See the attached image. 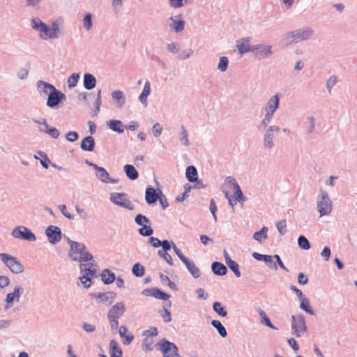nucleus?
<instances>
[{"instance_id":"1","label":"nucleus","mask_w":357,"mask_h":357,"mask_svg":"<svg viewBox=\"0 0 357 357\" xmlns=\"http://www.w3.org/2000/svg\"><path fill=\"white\" fill-rule=\"evenodd\" d=\"M33 29L40 33L43 39L56 38L59 36V26L57 22H53L51 27L43 23L39 18H33L31 21Z\"/></svg>"},{"instance_id":"2","label":"nucleus","mask_w":357,"mask_h":357,"mask_svg":"<svg viewBox=\"0 0 357 357\" xmlns=\"http://www.w3.org/2000/svg\"><path fill=\"white\" fill-rule=\"evenodd\" d=\"M69 242L70 244L69 255L73 261L84 263L93 260V256L86 251V248L84 244L72 241H69Z\"/></svg>"},{"instance_id":"3","label":"nucleus","mask_w":357,"mask_h":357,"mask_svg":"<svg viewBox=\"0 0 357 357\" xmlns=\"http://www.w3.org/2000/svg\"><path fill=\"white\" fill-rule=\"evenodd\" d=\"M226 185L234 193L233 196L229 195L228 191H225L226 198L228 199L229 204L231 206H235L238 201L243 199V192L241 190L240 186L236 183V180L232 177H227L226 179Z\"/></svg>"},{"instance_id":"4","label":"nucleus","mask_w":357,"mask_h":357,"mask_svg":"<svg viewBox=\"0 0 357 357\" xmlns=\"http://www.w3.org/2000/svg\"><path fill=\"white\" fill-rule=\"evenodd\" d=\"M126 307L123 302H118L109 310L107 317L112 328H117L119 326V319L123 316Z\"/></svg>"},{"instance_id":"5","label":"nucleus","mask_w":357,"mask_h":357,"mask_svg":"<svg viewBox=\"0 0 357 357\" xmlns=\"http://www.w3.org/2000/svg\"><path fill=\"white\" fill-rule=\"evenodd\" d=\"M317 208L320 216L328 215L332 210V202L326 192L321 191L320 197L317 199Z\"/></svg>"},{"instance_id":"6","label":"nucleus","mask_w":357,"mask_h":357,"mask_svg":"<svg viewBox=\"0 0 357 357\" xmlns=\"http://www.w3.org/2000/svg\"><path fill=\"white\" fill-rule=\"evenodd\" d=\"M0 259L15 273H20L23 271V266L17 260L16 258L6 254L1 253Z\"/></svg>"},{"instance_id":"7","label":"nucleus","mask_w":357,"mask_h":357,"mask_svg":"<svg viewBox=\"0 0 357 357\" xmlns=\"http://www.w3.org/2000/svg\"><path fill=\"white\" fill-rule=\"evenodd\" d=\"M292 319V331L293 334L296 337L301 336L306 331L305 321L303 315H293Z\"/></svg>"},{"instance_id":"8","label":"nucleus","mask_w":357,"mask_h":357,"mask_svg":"<svg viewBox=\"0 0 357 357\" xmlns=\"http://www.w3.org/2000/svg\"><path fill=\"white\" fill-rule=\"evenodd\" d=\"M111 201L123 208L128 210H134L135 206L128 199L127 195L125 193H113L111 195Z\"/></svg>"},{"instance_id":"9","label":"nucleus","mask_w":357,"mask_h":357,"mask_svg":"<svg viewBox=\"0 0 357 357\" xmlns=\"http://www.w3.org/2000/svg\"><path fill=\"white\" fill-rule=\"evenodd\" d=\"M312 34V31L310 29L291 32L286 38L287 43H298L306 40L309 38Z\"/></svg>"},{"instance_id":"10","label":"nucleus","mask_w":357,"mask_h":357,"mask_svg":"<svg viewBox=\"0 0 357 357\" xmlns=\"http://www.w3.org/2000/svg\"><path fill=\"white\" fill-rule=\"evenodd\" d=\"M83 266V264L80 265V269L83 274L80 277V280L84 287L88 288L91 286V278L96 276V270L93 265L89 268H84Z\"/></svg>"},{"instance_id":"11","label":"nucleus","mask_w":357,"mask_h":357,"mask_svg":"<svg viewBox=\"0 0 357 357\" xmlns=\"http://www.w3.org/2000/svg\"><path fill=\"white\" fill-rule=\"evenodd\" d=\"M13 237L16 238L25 239L29 241H36V236L26 227L20 226L16 227L12 232Z\"/></svg>"},{"instance_id":"12","label":"nucleus","mask_w":357,"mask_h":357,"mask_svg":"<svg viewBox=\"0 0 357 357\" xmlns=\"http://www.w3.org/2000/svg\"><path fill=\"white\" fill-rule=\"evenodd\" d=\"M116 294L114 291L94 293L92 294L93 298H94L98 303H103L106 305H111L116 298Z\"/></svg>"},{"instance_id":"13","label":"nucleus","mask_w":357,"mask_h":357,"mask_svg":"<svg viewBox=\"0 0 357 357\" xmlns=\"http://www.w3.org/2000/svg\"><path fill=\"white\" fill-rule=\"evenodd\" d=\"M47 96V105L50 107H54L58 105L60 101L65 98V95L56 89L53 90Z\"/></svg>"},{"instance_id":"14","label":"nucleus","mask_w":357,"mask_h":357,"mask_svg":"<svg viewBox=\"0 0 357 357\" xmlns=\"http://www.w3.org/2000/svg\"><path fill=\"white\" fill-rule=\"evenodd\" d=\"M46 234L51 243H56L61 241V230L58 227L52 225L49 226L46 229Z\"/></svg>"},{"instance_id":"15","label":"nucleus","mask_w":357,"mask_h":357,"mask_svg":"<svg viewBox=\"0 0 357 357\" xmlns=\"http://www.w3.org/2000/svg\"><path fill=\"white\" fill-rule=\"evenodd\" d=\"M37 89L41 96H48L56 88L44 81L40 80L37 82Z\"/></svg>"},{"instance_id":"16","label":"nucleus","mask_w":357,"mask_h":357,"mask_svg":"<svg viewBox=\"0 0 357 357\" xmlns=\"http://www.w3.org/2000/svg\"><path fill=\"white\" fill-rule=\"evenodd\" d=\"M89 165L93 167L96 171V176L104 183L113 182L109 178V173L103 168L98 167L97 165L93 163H89Z\"/></svg>"},{"instance_id":"17","label":"nucleus","mask_w":357,"mask_h":357,"mask_svg":"<svg viewBox=\"0 0 357 357\" xmlns=\"http://www.w3.org/2000/svg\"><path fill=\"white\" fill-rule=\"evenodd\" d=\"M22 292V289L20 287H15V290L12 293H9L7 294L6 301V307L10 308L13 305V301L16 298L17 301H18L21 294Z\"/></svg>"},{"instance_id":"18","label":"nucleus","mask_w":357,"mask_h":357,"mask_svg":"<svg viewBox=\"0 0 357 357\" xmlns=\"http://www.w3.org/2000/svg\"><path fill=\"white\" fill-rule=\"evenodd\" d=\"M170 20L172 22L170 23L169 26L176 32L181 31L184 29L185 22L182 20L181 15L176 16V19L171 17Z\"/></svg>"},{"instance_id":"19","label":"nucleus","mask_w":357,"mask_h":357,"mask_svg":"<svg viewBox=\"0 0 357 357\" xmlns=\"http://www.w3.org/2000/svg\"><path fill=\"white\" fill-rule=\"evenodd\" d=\"M252 52H256V54L264 57L271 53V47L259 45L252 48Z\"/></svg>"},{"instance_id":"20","label":"nucleus","mask_w":357,"mask_h":357,"mask_svg":"<svg viewBox=\"0 0 357 357\" xmlns=\"http://www.w3.org/2000/svg\"><path fill=\"white\" fill-rule=\"evenodd\" d=\"M237 48L239 51V52L243 54L245 52H252V48L250 46V40L249 38H243L240 40L237 41L236 44Z\"/></svg>"},{"instance_id":"21","label":"nucleus","mask_w":357,"mask_h":357,"mask_svg":"<svg viewBox=\"0 0 357 357\" xmlns=\"http://www.w3.org/2000/svg\"><path fill=\"white\" fill-rule=\"evenodd\" d=\"M158 197L156 193L155 189L153 188H148L146 190V195H145V199L146 202L149 204H152L156 202Z\"/></svg>"},{"instance_id":"22","label":"nucleus","mask_w":357,"mask_h":357,"mask_svg":"<svg viewBox=\"0 0 357 357\" xmlns=\"http://www.w3.org/2000/svg\"><path fill=\"white\" fill-rule=\"evenodd\" d=\"M96 79L93 75L89 74V73L84 75V85L86 89L91 90V89H93L96 86Z\"/></svg>"},{"instance_id":"23","label":"nucleus","mask_w":357,"mask_h":357,"mask_svg":"<svg viewBox=\"0 0 357 357\" xmlns=\"http://www.w3.org/2000/svg\"><path fill=\"white\" fill-rule=\"evenodd\" d=\"M95 142L91 136L85 137L81 144L82 149L87 151H92L94 149Z\"/></svg>"},{"instance_id":"24","label":"nucleus","mask_w":357,"mask_h":357,"mask_svg":"<svg viewBox=\"0 0 357 357\" xmlns=\"http://www.w3.org/2000/svg\"><path fill=\"white\" fill-rule=\"evenodd\" d=\"M110 357H122L121 349L116 340H111L109 343Z\"/></svg>"},{"instance_id":"25","label":"nucleus","mask_w":357,"mask_h":357,"mask_svg":"<svg viewBox=\"0 0 357 357\" xmlns=\"http://www.w3.org/2000/svg\"><path fill=\"white\" fill-rule=\"evenodd\" d=\"M150 93H151L150 83H149V82H146L144 84V89L139 97L140 102L145 106H146V105H147V97L149 96Z\"/></svg>"},{"instance_id":"26","label":"nucleus","mask_w":357,"mask_h":357,"mask_svg":"<svg viewBox=\"0 0 357 357\" xmlns=\"http://www.w3.org/2000/svg\"><path fill=\"white\" fill-rule=\"evenodd\" d=\"M119 335L121 337H124L123 343L125 344H129L133 340V335L128 333V330L126 326H121L119 328Z\"/></svg>"},{"instance_id":"27","label":"nucleus","mask_w":357,"mask_h":357,"mask_svg":"<svg viewBox=\"0 0 357 357\" xmlns=\"http://www.w3.org/2000/svg\"><path fill=\"white\" fill-rule=\"evenodd\" d=\"M124 171L126 172V176L130 180H135L138 178L139 174L136 169L132 165H126L124 166Z\"/></svg>"},{"instance_id":"28","label":"nucleus","mask_w":357,"mask_h":357,"mask_svg":"<svg viewBox=\"0 0 357 357\" xmlns=\"http://www.w3.org/2000/svg\"><path fill=\"white\" fill-rule=\"evenodd\" d=\"M102 280L105 284H111L115 280V275L108 269H105L101 274Z\"/></svg>"},{"instance_id":"29","label":"nucleus","mask_w":357,"mask_h":357,"mask_svg":"<svg viewBox=\"0 0 357 357\" xmlns=\"http://www.w3.org/2000/svg\"><path fill=\"white\" fill-rule=\"evenodd\" d=\"M212 270L215 275H225L227 273L226 266L219 262H213L212 264Z\"/></svg>"},{"instance_id":"30","label":"nucleus","mask_w":357,"mask_h":357,"mask_svg":"<svg viewBox=\"0 0 357 357\" xmlns=\"http://www.w3.org/2000/svg\"><path fill=\"white\" fill-rule=\"evenodd\" d=\"M109 128L113 131L117 132L119 133L123 132V125L121 121L119 120H112L108 123Z\"/></svg>"},{"instance_id":"31","label":"nucleus","mask_w":357,"mask_h":357,"mask_svg":"<svg viewBox=\"0 0 357 357\" xmlns=\"http://www.w3.org/2000/svg\"><path fill=\"white\" fill-rule=\"evenodd\" d=\"M186 177L190 182H194L197 180V172L194 166H189L186 169Z\"/></svg>"},{"instance_id":"32","label":"nucleus","mask_w":357,"mask_h":357,"mask_svg":"<svg viewBox=\"0 0 357 357\" xmlns=\"http://www.w3.org/2000/svg\"><path fill=\"white\" fill-rule=\"evenodd\" d=\"M183 264L186 266V267L188 269V271L191 273V274L195 278L199 277V275H200L199 269L195 266V264L192 261H190L188 259L187 261L184 262Z\"/></svg>"},{"instance_id":"33","label":"nucleus","mask_w":357,"mask_h":357,"mask_svg":"<svg viewBox=\"0 0 357 357\" xmlns=\"http://www.w3.org/2000/svg\"><path fill=\"white\" fill-rule=\"evenodd\" d=\"M112 96L119 107H121L125 103V96L123 91L119 90L114 91L112 92Z\"/></svg>"},{"instance_id":"34","label":"nucleus","mask_w":357,"mask_h":357,"mask_svg":"<svg viewBox=\"0 0 357 357\" xmlns=\"http://www.w3.org/2000/svg\"><path fill=\"white\" fill-rule=\"evenodd\" d=\"M279 105V96L278 94L275 95L273 98H271L268 102V109L270 110L272 114H273Z\"/></svg>"},{"instance_id":"35","label":"nucleus","mask_w":357,"mask_h":357,"mask_svg":"<svg viewBox=\"0 0 357 357\" xmlns=\"http://www.w3.org/2000/svg\"><path fill=\"white\" fill-rule=\"evenodd\" d=\"M227 265L234 273L236 277L239 278L241 276L238 264L235 261L228 258Z\"/></svg>"},{"instance_id":"36","label":"nucleus","mask_w":357,"mask_h":357,"mask_svg":"<svg viewBox=\"0 0 357 357\" xmlns=\"http://www.w3.org/2000/svg\"><path fill=\"white\" fill-rule=\"evenodd\" d=\"M38 123H43L46 129L47 132H48L52 137L56 139L59 137L60 132L59 131L55 128H50L49 125L47 123L46 120L43 119V122L37 121Z\"/></svg>"},{"instance_id":"37","label":"nucleus","mask_w":357,"mask_h":357,"mask_svg":"<svg viewBox=\"0 0 357 357\" xmlns=\"http://www.w3.org/2000/svg\"><path fill=\"white\" fill-rule=\"evenodd\" d=\"M211 324L218 330L219 334L222 337H225L227 336L226 329L220 321L213 320Z\"/></svg>"},{"instance_id":"38","label":"nucleus","mask_w":357,"mask_h":357,"mask_svg":"<svg viewBox=\"0 0 357 357\" xmlns=\"http://www.w3.org/2000/svg\"><path fill=\"white\" fill-rule=\"evenodd\" d=\"M253 238L257 241L261 242L262 239H265L267 238V228L264 227L259 231H256L253 234Z\"/></svg>"},{"instance_id":"39","label":"nucleus","mask_w":357,"mask_h":357,"mask_svg":"<svg viewBox=\"0 0 357 357\" xmlns=\"http://www.w3.org/2000/svg\"><path fill=\"white\" fill-rule=\"evenodd\" d=\"M301 308L310 314H314V311L310 305L309 300L305 297L301 299Z\"/></svg>"},{"instance_id":"40","label":"nucleus","mask_w":357,"mask_h":357,"mask_svg":"<svg viewBox=\"0 0 357 357\" xmlns=\"http://www.w3.org/2000/svg\"><path fill=\"white\" fill-rule=\"evenodd\" d=\"M214 311L218 313L220 316L225 317L227 314V310L224 307L222 306L219 302H215L213 305Z\"/></svg>"},{"instance_id":"41","label":"nucleus","mask_w":357,"mask_h":357,"mask_svg":"<svg viewBox=\"0 0 357 357\" xmlns=\"http://www.w3.org/2000/svg\"><path fill=\"white\" fill-rule=\"evenodd\" d=\"M259 315L261 319L262 324L270 327L271 328L276 329V328L272 324L271 321H270V319H268V317H267V315L264 311H263L262 310H260Z\"/></svg>"},{"instance_id":"42","label":"nucleus","mask_w":357,"mask_h":357,"mask_svg":"<svg viewBox=\"0 0 357 357\" xmlns=\"http://www.w3.org/2000/svg\"><path fill=\"white\" fill-rule=\"evenodd\" d=\"M132 273L136 277H142L144 274V268L140 264L137 263L132 267Z\"/></svg>"},{"instance_id":"43","label":"nucleus","mask_w":357,"mask_h":357,"mask_svg":"<svg viewBox=\"0 0 357 357\" xmlns=\"http://www.w3.org/2000/svg\"><path fill=\"white\" fill-rule=\"evenodd\" d=\"M152 297L162 301H167L169 299V295L158 289H155V291H153V294H152Z\"/></svg>"},{"instance_id":"44","label":"nucleus","mask_w":357,"mask_h":357,"mask_svg":"<svg viewBox=\"0 0 357 357\" xmlns=\"http://www.w3.org/2000/svg\"><path fill=\"white\" fill-rule=\"evenodd\" d=\"M273 130V127H270L265 135L264 144L266 147H271L273 145V135L271 132Z\"/></svg>"},{"instance_id":"45","label":"nucleus","mask_w":357,"mask_h":357,"mask_svg":"<svg viewBox=\"0 0 357 357\" xmlns=\"http://www.w3.org/2000/svg\"><path fill=\"white\" fill-rule=\"evenodd\" d=\"M153 231L151 227V222L149 221V225H146L144 226H142V228L139 229V233L142 236H151L153 234Z\"/></svg>"},{"instance_id":"46","label":"nucleus","mask_w":357,"mask_h":357,"mask_svg":"<svg viewBox=\"0 0 357 357\" xmlns=\"http://www.w3.org/2000/svg\"><path fill=\"white\" fill-rule=\"evenodd\" d=\"M298 245L301 249L309 250L310 248L308 240L304 236H300L298 239Z\"/></svg>"},{"instance_id":"47","label":"nucleus","mask_w":357,"mask_h":357,"mask_svg":"<svg viewBox=\"0 0 357 357\" xmlns=\"http://www.w3.org/2000/svg\"><path fill=\"white\" fill-rule=\"evenodd\" d=\"M135 222L141 226H144L149 224V220L144 215L138 214L135 217Z\"/></svg>"},{"instance_id":"48","label":"nucleus","mask_w":357,"mask_h":357,"mask_svg":"<svg viewBox=\"0 0 357 357\" xmlns=\"http://www.w3.org/2000/svg\"><path fill=\"white\" fill-rule=\"evenodd\" d=\"M153 344L152 337H146L143 342V347L146 351H151L153 349Z\"/></svg>"},{"instance_id":"49","label":"nucleus","mask_w":357,"mask_h":357,"mask_svg":"<svg viewBox=\"0 0 357 357\" xmlns=\"http://www.w3.org/2000/svg\"><path fill=\"white\" fill-rule=\"evenodd\" d=\"M84 26L87 29L90 30L92 27V16L90 13L86 15L83 20Z\"/></svg>"},{"instance_id":"50","label":"nucleus","mask_w":357,"mask_h":357,"mask_svg":"<svg viewBox=\"0 0 357 357\" xmlns=\"http://www.w3.org/2000/svg\"><path fill=\"white\" fill-rule=\"evenodd\" d=\"M228 65V59L226 56H222L220 59V62L218 64V69L222 72H224L227 70Z\"/></svg>"},{"instance_id":"51","label":"nucleus","mask_w":357,"mask_h":357,"mask_svg":"<svg viewBox=\"0 0 357 357\" xmlns=\"http://www.w3.org/2000/svg\"><path fill=\"white\" fill-rule=\"evenodd\" d=\"M181 140L185 146H188V144H189L188 134L187 130H185V128L183 126L181 127Z\"/></svg>"},{"instance_id":"52","label":"nucleus","mask_w":357,"mask_h":357,"mask_svg":"<svg viewBox=\"0 0 357 357\" xmlns=\"http://www.w3.org/2000/svg\"><path fill=\"white\" fill-rule=\"evenodd\" d=\"M277 229L281 234H284L286 232L287 223L285 220H280L276 224Z\"/></svg>"},{"instance_id":"53","label":"nucleus","mask_w":357,"mask_h":357,"mask_svg":"<svg viewBox=\"0 0 357 357\" xmlns=\"http://www.w3.org/2000/svg\"><path fill=\"white\" fill-rule=\"evenodd\" d=\"M79 78V76L78 74H76V73H73L68 79V86L70 87H73L75 86L77 83V81Z\"/></svg>"},{"instance_id":"54","label":"nucleus","mask_w":357,"mask_h":357,"mask_svg":"<svg viewBox=\"0 0 357 357\" xmlns=\"http://www.w3.org/2000/svg\"><path fill=\"white\" fill-rule=\"evenodd\" d=\"M158 255L163 257L164 259L170 265L172 264V258L171 257V255L167 253V252L165 251H162V250H159L158 251Z\"/></svg>"},{"instance_id":"55","label":"nucleus","mask_w":357,"mask_h":357,"mask_svg":"<svg viewBox=\"0 0 357 357\" xmlns=\"http://www.w3.org/2000/svg\"><path fill=\"white\" fill-rule=\"evenodd\" d=\"M162 127L159 123H156L153 126V133L155 137H158L160 135Z\"/></svg>"},{"instance_id":"56","label":"nucleus","mask_w":357,"mask_h":357,"mask_svg":"<svg viewBox=\"0 0 357 357\" xmlns=\"http://www.w3.org/2000/svg\"><path fill=\"white\" fill-rule=\"evenodd\" d=\"M218 210L217 206L214 199H211L210 201V211L213 216L215 221L217 220L216 211Z\"/></svg>"},{"instance_id":"57","label":"nucleus","mask_w":357,"mask_h":357,"mask_svg":"<svg viewBox=\"0 0 357 357\" xmlns=\"http://www.w3.org/2000/svg\"><path fill=\"white\" fill-rule=\"evenodd\" d=\"M66 139L69 142H73L78 139V134L74 131H70L66 134Z\"/></svg>"},{"instance_id":"58","label":"nucleus","mask_w":357,"mask_h":357,"mask_svg":"<svg viewBox=\"0 0 357 357\" xmlns=\"http://www.w3.org/2000/svg\"><path fill=\"white\" fill-rule=\"evenodd\" d=\"M173 250L183 263L187 261L188 258L182 254L180 250L175 245H173Z\"/></svg>"},{"instance_id":"59","label":"nucleus","mask_w":357,"mask_h":357,"mask_svg":"<svg viewBox=\"0 0 357 357\" xmlns=\"http://www.w3.org/2000/svg\"><path fill=\"white\" fill-rule=\"evenodd\" d=\"M160 315L165 322H169L171 321V314L167 310L165 309L162 310L160 312Z\"/></svg>"},{"instance_id":"60","label":"nucleus","mask_w":357,"mask_h":357,"mask_svg":"<svg viewBox=\"0 0 357 357\" xmlns=\"http://www.w3.org/2000/svg\"><path fill=\"white\" fill-rule=\"evenodd\" d=\"M321 256L325 259L326 261H328L331 257L330 248L325 247L321 252Z\"/></svg>"},{"instance_id":"61","label":"nucleus","mask_w":357,"mask_h":357,"mask_svg":"<svg viewBox=\"0 0 357 357\" xmlns=\"http://www.w3.org/2000/svg\"><path fill=\"white\" fill-rule=\"evenodd\" d=\"M183 0H169L170 6L173 8H180L183 6Z\"/></svg>"},{"instance_id":"62","label":"nucleus","mask_w":357,"mask_h":357,"mask_svg":"<svg viewBox=\"0 0 357 357\" xmlns=\"http://www.w3.org/2000/svg\"><path fill=\"white\" fill-rule=\"evenodd\" d=\"M149 242L151 244V245L154 248H158L160 246L161 241L158 238L155 237H151L149 238Z\"/></svg>"},{"instance_id":"63","label":"nucleus","mask_w":357,"mask_h":357,"mask_svg":"<svg viewBox=\"0 0 357 357\" xmlns=\"http://www.w3.org/2000/svg\"><path fill=\"white\" fill-rule=\"evenodd\" d=\"M307 277L303 273H300L298 276V282L301 284H305L307 283Z\"/></svg>"},{"instance_id":"64","label":"nucleus","mask_w":357,"mask_h":357,"mask_svg":"<svg viewBox=\"0 0 357 357\" xmlns=\"http://www.w3.org/2000/svg\"><path fill=\"white\" fill-rule=\"evenodd\" d=\"M9 284V279L6 276L0 275V287H5Z\"/></svg>"}]
</instances>
